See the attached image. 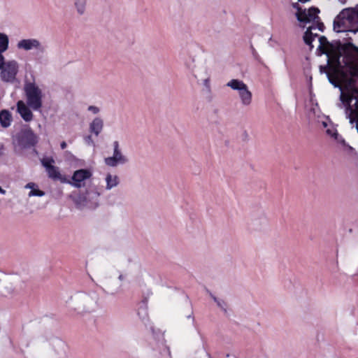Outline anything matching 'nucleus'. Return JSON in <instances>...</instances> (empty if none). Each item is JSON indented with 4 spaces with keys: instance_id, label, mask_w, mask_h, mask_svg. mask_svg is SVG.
I'll return each instance as SVG.
<instances>
[{
    "instance_id": "f257e3e1",
    "label": "nucleus",
    "mask_w": 358,
    "mask_h": 358,
    "mask_svg": "<svg viewBox=\"0 0 358 358\" xmlns=\"http://www.w3.org/2000/svg\"><path fill=\"white\" fill-rule=\"evenodd\" d=\"M320 45H327L332 53V62L336 64L338 68L345 67L348 71L355 72L353 60L354 53L358 54V46L352 43L351 37L345 38L343 41L339 39L329 41L324 36L319 37Z\"/></svg>"
},
{
    "instance_id": "f03ea898",
    "label": "nucleus",
    "mask_w": 358,
    "mask_h": 358,
    "mask_svg": "<svg viewBox=\"0 0 358 358\" xmlns=\"http://www.w3.org/2000/svg\"><path fill=\"white\" fill-rule=\"evenodd\" d=\"M66 182L78 189L73 192L76 202L80 205L95 208L99 205V197L103 190L92 183V180H61Z\"/></svg>"
},
{
    "instance_id": "7ed1b4c3",
    "label": "nucleus",
    "mask_w": 358,
    "mask_h": 358,
    "mask_svg": "<svg viewBox=\"0 0 358 358\" xmlns=\"http://www.w3.org/2000/svg\"><path fill=\"white\" fill-rule=\"evenodd\" d=\"M333 29L336 33L358 32L357 8H345L336 17L333 23Z\"/></svg>"
},
{
    "instance_id": "20e7f679",
    "label": "nucleus",
    "mask_w": 358,
    "mask_h": 358,
    "mask_svg": "<svg viewBox=\"0 0 358 358\" xmlns=\"http://www.w3.org/2000/svg\"><path fill=\"white\" fill-rule=\"evenodd\" d=\"M39 137L34 133L29 125H25L13 136L12 143L15 148L20 150H33L35 154H38L36 146L38 143Z\"/></svg>"
},
{
    "instance_id": "39448f33",
    "label": "nucleus",
    "mask_w": 358,
    "mask_h": 358,
    "mask_svg": "<svg viewBox=\"0 0 358 358\" xmlns=\"http://www.w3.org/2000/svg\"><path fill=\"white\" fill-rule=\"evenodd\" d=\"M17 48L25 51L34 49L35 59L38 63H42L47 50V45L41 44L36 38L22 39L17 43Z\"/></svg>"
},
{
    "instance_id": "423d86ee",
    "label": "nucleus",
    "mask_w": 358,
    "mask_h": 358,
    "mask_svg": "<svg viewBox=\"0 0 358 358\" xmlns=\"http://www.w3.org/2000/svg\"><path fill=\"white\" fill-rule=\"evenodd\" d=\"M24 90L27 97V106L34 110L42 106V92L34 83H26Z\"/></svg>"
},
{
    "instance_id": "0eeeda50",
    "label": "nucleus",
    "mask_w": 358,
    "mask_h": 358,
    "mask_svg": "<svg viewBox=\"0 0 358 358\" xmlns=\"http://www.w3.org/2000/svg\"><path fill=\"white\" fill-rule=\"evenodd\" d=\"M227 86L238 92V96L242 105L248 106L251 104L252 99V92L249 90L248 85L243 80L232 79L227 83Z\"/></svg>"
},
{
    "instance_id": "6e6552de",
    "label": "nucleus",
    "mask_w": 358,
    "mask_h": 358,
    "mask_svg": "<svg viewBox=\"0 0 358 358\" xmlns=\"http://www.w3.org/2000/svg\"><path fill=\"white\" fill-rule=\"evenodd\" d=\"M292 6L296 10V13H295L296 20L299 22L304 24L311 22V20L315 19L314 15H315L316 13H320V9L315 6H311L307 10L306 8H303L299 3H293Z\"/></svg>"
},
{
    "instance_id": "1a4fd4ad",
    "label": "nucleus",
    "mask_w": 358,
    "mask_h": 358,
    "mask_svg": "<svg viewBox=\"0 0 358 358\" xmlns=\"http://www.w3.org/2000/svg\"><path fill=\"white\" fill-rule=\"evenodd\" d=\"M18 63L15 60L6 62L0 69V78L4 83H13L18 72Z\"/></svg>"
},
{
    "instance_id": "9d476101",
    "label": "nucleus",
    "mask_w": 358,
    "mask_h": 358,
    "mask_svg": "<svg viewBox=\"0 0 358 358\" xmlns=\"http://www.w3.org/2000/svg\"><path fill=\"white\" fill-rule=\"evenodd\" d=\"M113 155L111 157L105 158V164L111 167H115L118 164H124L128 162V159L126 156L123 155L120 149L119 142L115 141L113 143Z\"/></svg>"
},
{
    "instance_id": "9b49d317",
    "label": "nucleus",
    "mask_w": 358,
    "mask_h": 358,
    "mask_svg": "<svg viewBox=\"0 0 358 358\" xmlns=\"http://www.w3.org/2000/svg\"><path fill=\"white\" fill-rule=\"evenodd\" d=\"M353 66L355 69V72H350L345 67L338 68L335 62H331L329 63V66H327V64L325 66H320V71L321 73H325L327 75V73H329V71H327V69H329V71H331L335 74L338 73H343L347 76H354L358 74V66L356 65L355 58V60H353Z\"/></svg>"
},
{
    "instance_id": "f8f14e48",
    "label": "nucleus",
    "mask_w": 358,
    "mask_h": 358,
    "mask_svg": "<svg viewBox=\"0 0 358 358\" xmlns=\"http://www.w3.org/2000/svg\"><path fill=\"white\" fill-rule=\"evenodd\" d=\"M339 99L341 103L338 105V107L342 108L343 105L345 106L346 116L350 119V122L352 124L355 120L351 117V115L355 112V110L351 106V103L352 100H354V97L350 96L348 93L344 94L342 91Z\"/></svg>"
},
{
    "instance_id": "ddd939ff",
    "label": "nucleus",
    "mask_w": 358,
    "mask_h": 358,
    "mask_svg": "<svg viewBox=\"0 0 358 358\" xmlns=\"http://www.w3.org/2000/svg\"><path fill=\"white\" fill-rule=\"evenodd\" d=\"M17 111L25 122H30L33 119L32 112L22 101H19L17 103Z\"/></svg>"
},
{
    "instance_id": "4468645a",
    "label": "nucleus",
    "mask_w": 358,
    "mask_h": 358,
    "mask_svg": "<svg viewBox=\"0 0 358 358\" xmlns=\"http://www.w3.org/2000/svg\"><path fill=\"white\" fill-rule=\"evenodd\" d=\"M103 127V121L101 117H95L90 124V131L96 136L99 135Z\"/></svg>"
},
{
    "instance_id": "2eb2a0df",
    "label": "nucleus",
    "mask_w": 358,
    "mask_h": 358,
    "mask_svg": "<svg viewBox=\"0 0 358 358\" xmlns=\"http://www.w3.org/2000/svg\"><path fill=\"white\" fill-rule=\"evenodd\" d=\"M12 120V115L8 110L3 109L0 111V124L3 128H8Z\"/></svg>"
},
{
    "instance_id": "dca6fc26",
    "label": "nucleus",
    "mask_w": 358,
    "mask_h": 358,
    "mask_svg": "<svg viewBox=\"0 0 358 358\" xmlns=\"http://www.w3.org/2000/svg\"><path fill=\"white\" fill-rule=\"evenodd\" d=\"M185 61V65L187 69H189L191 71L192 75L197 78L198 76H201V75L199 74V72H197L195 71V57L189 55L187 58L184 59Z\"/></svg>"
},
{
    "instance_id": "f3484780",
    "label": "nucleus",
    "mask_w": 358,
    "mask_h": 358,
    "mask_svg": "<svg viewBox=\"0 0 358 358\" xmlns=\"http://www.w3.org/2000/svg\"><path fill=\"white\" fill-rule=\"evenodd\" d=\"M92 173L89 169H80L74 171L70 179H90Z\"/></svg>"
},
{
    "instance_id": "a211bd4d",
    "label": "nucleus",
    "mask_w": 358,
    "mask_h": 358,
    "mask_svg": "<svg viewBox=\"0 0 358 358\" xmlns=\"http://www.w3.org/2000/svg\"><path fill=\"white\" fill-rule=\"evenodd\" d=\"M45 171L48 175V177L51 179H66L65 177L62 176L57 166L52 165Z\"/></svg>"
},
{
    "instance_id": "6ab92c4d",
    "label": "nucleus",
    "mask_w": 358,
    "mask_h": 358,
    "mask_svg": "<svg viewBox=\"0 0 358 358\" xmlns=\"http://www.w3.org/2000/svg\"><path fill=\"white\" fill-rule=\"evenodd\" d=\"M26 188L30 189V192L28 194L29 196H42L45 194L44 192L40 190L38 187V185L34 182H29L26 186Z\"/></svg>"
},
{
    "instance_id": "aec40b11",
    "label": "nucleus",
    "mask_w": 358,
    "mask_h": 358,
    "mask_svg": "<svg viewBox=\"0 0 358 358\" xmlns=\"http://www.w3.org/2000/svg\"><path fill=\"white\" fill-rule=\"evenodd\" d=\"M348 94L350 96H358V87L356 85V80L353 78H350L347 84Z\"/></svg>"
},
{
    "instance_id": "412c9836",
    "label": "nucleus",
    "mask_w": 358,
    "mask_h": 358,
    "mask_svg": "<svg viewBox=\"0 0 358 358\" xmlns=\"http://www.w3.org/2000/svg\"><path fill=\"white\" fill-rule=\"evenodd\" d=\"M9 47V38L7 34L0 32V54L6 52Z\"/></svg>"
},
{
    "instance_id": "4be33fe9",
    "label": "nucleus",
    "mask_w": 358,
    "mask_h": 358,
    "mask_svg": "<svg viewBox=\"0 0 358 358\" xmlns=\"http://www.w3.org/2000/svg\"><path fill=\"white\" fill-rule=\"evenodd\" d=\"M317 55L322 56L325 55L327 57V66H329V63L332 62V53L331 50H326L322 45H319L316 50Z\"/></svg>"
},
{
    "instance_id": "5701e85b",
    "label": "nucleus",
    "mask_w": 358,
    "mask_h": 358,
    "mask_svg": "<svg viewBox=\"0 0 358 358\" xmlns=\"http://www.w3.org/2000/svg\"><path fill=\"white\" fill-rule=\"evenodd\" d=\"M303 39L304 43L310 47V49L312 50L313 48V41L314 39L313 38V32L310 31V29H307L303 34Z\"/></svg>"
},
{
    "instance_id": "b1692460",
    "label": "nucleus",
    "mask_w": 358,
    "mask_h": 358,
    "mask_svg": "<svg viewBox=\"0 0 358 358\" xmlns=\"http://www.w3.org/2000/svg\"><path fill=\"white\" fill-rule=\"evenodd\" d=\"M201 76H198L197 79L199 78H203V85L206 87V88L208 90V91L210 90V77L208 75L207 69L206 67H203V73H199Z\"/></svg>"
},
{
    "instance_id": "393cba45",
    "label": "nucleus",
    "mask_w": 358,
    "mask_h": 358,
    "mask_svg": "<svg viewBox=\"0 0 358 358\" xmlns=\"http://www.w3.org/2000/svg\"><path fill=\"white\" fill-rule=\"evenodd\" d=\"M87 0H75L74 5L77 12L80 15H83L85 11V6Z\"/></svg>"
},
{
    "instance_id": "a878e982",
    "label": "nucleus",
    "mask_w": 358,
    "mask_h": 358,
    "mask_svg": "<svg viewBox=\"0 0 358 358\" xmlns=\"http://www.w3.org/2000/svg\"><path fill=\"white\" fill-rule=\"evenodd\" d=\"M42 166L47 170L55 164V159L52 157H44L41 159Z\"/></svg>"
},
{
    "instance_id": "bb28decb",
    "label": "nucleus",
    "mask_w": 358,
    "mask_h": 358,
    "mask_svg": "<svg viewBox=\"0 0 358 358\" xmlns=\"http://www.w3.org/2000/svg\"><path fill=\"white\" fill-rule=\"evenodd\" d=\"M327 79L329 80V82L335 87V88H338L341 91V92H342L343 91V87L342 86L338 83V82L337 81V80L334 78H333L330 73H327Z\"/></svg>"
},
{
    "instance_id": "cd10ccee",
    "label": "nucleus",
    "mask_w": 358,
    "mask_h": 358,
    "mask_svg": "<svg viewBox=\"0 0 358 358\" xmlns=\"http://www.w3.org/2000/svg\"><path fill=\"white\" fill-rule=\"evenodd\" d=\"M318 14L319 13H316L315 15H314V17H315V19L311 20V22L316 24L317 28L318 29V30L323 32L325 29V26H324V23L321 21L320 17L318 16Z\"/></svg>"
},
{
    "instance_id": "c85d7f7f",
    "label": "nucleus",
    "mask_w": 358,
    "mask_h": 358,
    "mask_svg": "<svg viewBox=\"0 0 358 358\" xmlns=\"http://www.w3.org/2000/svg\"><path fill=\"white\" fill-rule=\"evenodd\" d=\"M327 134H329V136H332L334 139L338 141V138L340 137L339 134H338L337 131L335 130V131H331V129H327Z\"/></svg>"
},
{
    "instance_id": "c756f323",
    "label": "nucleus",
    "mask_w": 358,
    "mask_h": 358,
    "mask_svg": "<svg viewBox=\"0 0 358 358\" xmlns=\"http://www.w3.org/2000/svg\"><path fill=\"white\" fill-rule=\"evenodd\" d=\"M106 189H110L111 187L117 185V180H106Z\"/></svg>"
},
{
    "instance_id": "7c9ffc66",
    "label": "nucleus",
    "mask_w": 358,
    "mask_h": 358,
    "mask_svg": "<svg viewBox=\"0 0 358 358\" xmlns=\"http://www.w3.org/2000/svg\"><path fill=\"white\" fill-rule=\"evenodd\" d=\"M84 140H85V142L88 144V145H94V141L92 140V136L91 135H88V136H86L85 138H84Z\"/></svg>"
},
{
    "instance_id": "2f4dec72",
    "label": "nucleus",
    "mask_w": 358,
    "mask_h": 358,
    "mask_svg": "<svg viewBox=\"0 0 358 358\" xmlns=\"http://www.w3.org/2000/svg\"><path fill=\"white\" fill-rule=\"evenodd\" d=\"M87 110L94 114H97L100 111L99 108L95 106H90Z\"/></svg>"
},
{
    "instance_id": "473e14b6",
    "label": "nucleus",
    "mask_w": 358,
    "mask_h": 358,
    "mask_svg": "<svg viewBox=\"0 0 358 358\" xmlns=\"http://www.w3.org/2000/svg\"><path fill=\"white\" fill-rule=\"evenodd\" d=\"M250 49H251V52H252V54L253 55V57L255 58V59H258L259 57V55L258 53L257 52L256 50L255 49V48L253 47L252 45H250Z\"/></svg>"
},
{
    "instance_id": "72a5a7b5",
    "label": "nucleus",
    "mask_w": 358,
    "mask_h": 358,
    "mask_svg": "<svg viewBox=\"0 0 358 358\" xmlns=\"http://www.w3.org/2000/svg\"><path fill=\"white\" fill-rule=\"evenodd\" d=\"M5 62L4 56L3 54H0V69L3 67Z\"/></svg>"
},
{
    "instance_id": "f704fd0d",
    "label": "nucleus",
    "mask_w": 358,
    "mask_h": 358,
    "mask_svg": "<svg viewBox=\"0 0 358 358\" xmlns=\"http://www.w3.org/2000/svg\"><path fill=\"white\" fill-rule=\"evenodd\" d=\"M6 148L3 143H0V157L4 155Z\"/></svg>"
},
{
    "instance_id": "c9c22d12",
    "label": "nucleus",
    "mask_w": 358,
    "mask_h": 358,
    "mask_svg": "<svg viewBox=\"0 0 358 358\" xmlns=\"http://www.w3.org/2000/svg\"><path fill=\"white\" fill-rule=\"evenodd\" d=\"M243 141H248V138H249V136H248V134L246 131H244L243 134Z\"/></svg>"
},
{
    "instance_id": "e433bc0d",
    "label": "nucleus",
    "mask_w": 358,
    "mask_h": 358,
    "mask_svg": "<svg viewBox=\"0 0 358 358\" xmlns=\"http://www.w3.org/2000/svg\"><path fill=\"white\" fill-rule=\"evenodd\" d=\"M66 146H67V145H66V143L65 141L61 142L60 147H61L62 150H64L66 148Z\"/></svg>"
},
{
    "instance_id": "4c0bfd02",
    "label": "nucleus",
    "mask_w": 358,
    "mask_h": 358,
    "mask_svg": "<svg viewBox=\"0 0 358 358\" xmlns=\"http://www.w3.org/2000/svg\"><path fill=\"white\" fill-rule=\"evenodd\" d=\"M354 99L356 101L355 103V106L357 108H358V96H353Z\"/></svg>"
},
{
    "instance_id": "58836bf2",
    "label": "nucleus",
    "mask_w": 358,
    "mask_h": 358,
    "mask_svg": "<svg viewBox=\"0 0 358 358\" xmlns=\"http://www.w3.org/2000/svg\"><path fill=\"white\" fill-rule=\"evenodd\" d=\"M317 28V24H313L308 27L307 29H310V31H312L313 29H315Z\"/></svg>"
},
{
    "instance_id": "ea45409f",
    "label": "nucleus",
    "mask_w": 358,
    "mask_h": 358,
    "mask_svg": "<svg viewBox=\"0 0 358 358\" xmlns=\"http://www.w3.org/2000/svg\"><path fill=\"white\" fill-rule=\"evenodd\" d=\"M105 179H107V180L112 179L111 175L110 174H107V176H106Z\"/></svg>"
},
{
    "instance_id": "a19ab883",
    "label": "nucleus",
    "mask_w": 358,
    "mask_h": 358,
    "mask_svg": "<svg viewBox=\"0 0 358 358\" xmlns=\"http://www.w3.org/2000/svg\"><path fill=\"white\" fill-rule=\"evenodd\" d=\"M309 1L310 0H298V2L304 3H306V2Z\"/></svg>"
},
{
    "instance_id": "79ce46f5",
    "label": "nucleus",
    "mask_w": 358,
    "mask_h": 358,
    "mask_svg": "<svg viewBox=\"0 0 358 358\" xmlns=\"http://www.w3.org/2000/svg\"><path fill=\"white\" fill-rule=\"evenodd\" d=\"M316 37H318V38H319V37H320V36H319L317 34H313V38L315 40V38Z\"/></svg>"
},
{
    "instance_id": "37998d69",
    "label": "nucleus",
    "mask_w": 358,
    "mask_h": 358,
    "mask_svg": "<svg viewBox=\"0 0 358 358\" xmlns=\"http://www.w3.org/2000/svg\"><path fill=\"white\" fill-rule=\"evenodd\" d=\"M340 142H341V143H342L343 145H345V141L343 138H342V139H341V141Z\"/></svg>"
},
{
    "instance_id": "c03bdc74",
    "label": "nucleus",
    "mask_w": 358,
    "mask_h": 358,
    "mask_svg": "<svg viewBox=\"0 0 358 358\" xmlns=\"http://www.w3.org/2000/svg\"><path fill=\"white\" fill-rule=\"evenodd\" d=\"M341 3L345 4L346 3V0H338Z\"/></svg>"
},
{
    "instance_id": "a18cd8bd",
    "label": "nucleus",
    "mask_w": 358,
    "mask_h": 358,
    "mask_svg": "<svg viewBox=\"0 0 358 358\" xmlns=\"http://www.w3.org/2000/svg\"><path fill=\"white\" fill-rule=\"evenodd\" d=\"M0 192L1 193H4V191L1 189V187H0Z\"/></svg>"
},
{
    "instance_id": "49530a36",
    "label": "nucleus",
    "mask_w": 358,
    "mask_h": 358,
    "mask_svg": "<svg viewBox=\"0 0 358 358\" xmlns=\"http://www.w3.org/2000/svg\"><path fill=\"white\" fill-rule=\"evenodd\" d=\"M113 179L117 180V177L115 176Z\"/></svg>"
},
{
    "instance_id": "de8ad7c7",
    "label": "nucleus",
    "mask_w": 358,
    "mask_h": 358,
    "mask_svg": "<svg viewBox=\"0 0 358 358\" xmlns=\"http://www.w3.org/2000/svg\"><path fill=\"white\" fill-rule=\"evenodd\" d=\"M324 126L327 127V124L325 122H324Z\"/></svg>"
}]
</instances>
